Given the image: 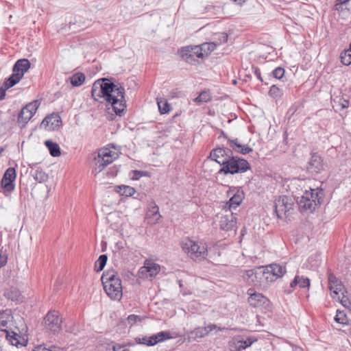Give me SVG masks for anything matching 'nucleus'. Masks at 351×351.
Wrapping results in <instances>:
<instances>
[{
    "label": "nucleus",
    "instance_id": "1",
    "mask_svg": "<svg viewBox=\"0 0 351 351\" xmlns=\"http://www.w3.org/2000/svg\"><path fill=\"white\" fill-rule=\"evenodd\" d=\"M124 89L106 78L95 81L92 86L91 96L99 102L110 104L117 114H120L125 108Z\"/></svg>",
    "mask_w": 351,
    "mask_h": 351
},
{
    "label": "nucleus",
    "instance_id": "2",
    "mask_svg": "<svg viewBox=\"0 0 351 351\" xmlns=\"http://www.w3.org/2000/svg\"><path fill=\"white\" fill-rule=\"evenodd\" d=\"M180 245L184 254L193 261L199 263L207 259L208 244L204 240L186 237L180 241Z\"/></svg>",
    "mask_w": 351,
    "mask_h": 351
},
{
    "label": "nucleus",
    "instance_id": "3",
    "mask_svg": "<svg viewBox=\"0 0 351 351\" xmlns=\"http://www.w3.org/2000/svg\"><path fill=\"white\" fill-rule=\"evenodd\" d=\"M119 155V149L112 144L99 149L93 158V172L95 174L100 173L108 165L115 161Z\"/></svg>",
    "mask_w": 351,
    "mask_h": 351
},
{
    "label": "nucleus",
    "instance_id": "4",
    "mask_svg": "<svg viewBox=\"0 0 351 351\" xmlns=\"http://www.w3.org/2000/svg\"><path fill=\"white\" fill-rule=\"evenodd\" d=\"M104 289L107 295L114 301H120L123 297L122 282L114 270L105 271L101 276Z\"/></svg>",
    "mask_w": 351,
    "mask_h": 351
},
{
    "label": "nucleus",
    "instance_id": "5",
    "mask_svg": "<svg viewBox=\"0 0 351 351\" xmlns=\"http://www.w3.org/2000/svg\"><path fill=\"white\" fill-rule=\"evenodd\" d=\"M217 48L215 43H206L201 45L183 47L178 51V55L184 61L193 63V58H204Z\"/></svg>",
    "mask_w": 351,
    "mask_h": 351
},
{
    "label": "nucleus",
    "instance_id": "6",
    "mask_svg": "<svg viewBox=\"0 0 351 351\" xmlns=\"http://www.w3.org/2000/svg\"><path fill=\"white\" fill-rule=\"evenodd\" d=\"M324 192L318 188L306 190L299 202L301 212L312 213L319 208L323 202Z\"/></svg>",
    "mask_w": 351,
    "mask_h": 351
},
{
    "label": "nucleus",
    "instance_id": "7",
    "mask_svg": "<svg viewBox=\"0 0 351 351\" xmlns=\"http://www.w3.org/2000/svg\"><path fill=\"white\" fill-rule=\"evenodd\" d=\"M328 280L331 297L343 306L350 308L351 302L346 295V291L341 282L332 273L328 274Z\"/></svg>",
    "mask_w": 351,
    "mask_h": 351
},
{
    "label": "nucleus",
    "instance_id": "8",
    "mask_svg": "<svg viewBox=\"0 0 351 351\" xmlns=\"http://www.w3.org/2000/svg\"><path fill=\"white\" fill-rule=\"evenodd\" d=\"M250 169V165L247 160L233 156L230 157L225 165L220 169L223 174H235L245 172Z\"/></svg>",
    "mask_w": 351,
    "mask_h": 351
},
{
    "label": "nucleus",
    "instance_id": "9",
    "mask_svg": "<svg viewBox=\"0 0 351 351\" xmlns=\"http://www.w3.org/2000/svg\"><path fill=\"white\" fill-rule=\"evenodd\" d=\"M274 208L278 218L281 219H286L293 213L294 202L288 196H279L274 201Z\"/></svg>",
    "mask_w": 351,
    "mask_h": 351
},
{
    "label": "nucleus",
    "instance_id": "10",
    "mask_svg": "<svg viewBox=\"0 0 351 351\" xmlns=\"http://www.w3.org/2000/svg\"><path fill=\"white\" fill-rule=\"evenodd\" d=\"M43 324L47 330L54 333L60 332L62 328L60 313L55 310L49 311L44 317Z\"/></svg>",
    "mask_w": 351,
    "mask_h": 351
},
{
    "label": "nucleus",
    "instance_id": "11",
    "mask_svg": "<svg viewBox=\"0 0 351 351\" xmlns=\"http://www.w3.org/2000/svg\"><path fill=\"white\" fill-rule=\"evenodd\" d=\"M21 70H22V59L17 60L13 68L14 73L0 87V100L5 98L6 90L12 87L20 81L21 75L19 71Z\"/></svg>",
    "mask_w": 351,
    "mask_h": 351
},
{
    "label": "nucleus",
    "instance_id": "12",
    "mask_svg": "<svg viewBox=\"0 0 351 351\" xmlns=\"http://www.w3.org/2000/svg\"><path fill=\"white\" fill-rule=\"evenodd\" d=\"M161 267L154 261L147 259L144 261L143 266L141 267L138 275L142 279H152L160 271Z\"/></svg>",
    "mask_w": 351,
    "mask_h": 351
},
{
    "label": "nucleus",
    "instance_id": "13",
    "mask_svg": "<svg viewBox=\"0 0 351 351\" xmlns=\"http://www.w3.org/2000/svg\"><path fill=\"white\" fill-rule=\"evenodd\" d=\"M245 278L249 283L255 286L261 287L267 284L265 276V269L263 266L246 271Z\"/></svg>",
    "mask_w": 351,
    "mask_h": 351
},
{
    "label": "nucleus",
    "instance_id": "14",
    "mask_svg": "<svg viewBox=\"0 0 351 351\" xmlns=\"http://www.w3.org/2000/svg\"><path fill=\"white\" fill-rule=\"evenodd\" d=\"M172 338L170 332L161 331L152 336H145L140 338L139 343L147 346H153Z\"/></svg>",
    "mask_w": 351,
    "mask_h": 351
},
{
    "label": "nucleus",
    "instance_id": "15",
    "mask_svg": "<svg viewBox=\"0 0 351 351\" xmlns=\"http://www.w3.org/2000/svg\"><path fill=\"white\" fill-rule=\"evenodd\" d=\"M263 267L267 284L275 281L277 278L283 276L286 271L285 269L278 264H271Z\"/></svg>",
    "mask_w": 351,
    "mask_h": 351
},
{
    "label": "nucleus",
    "instance_id": "16",
    "mask_svg": "<svg viewBox=\"0 0 351 351\" xmlns=\"http://www.w3.org/2000/svg\"><path fill=\"white\" fill-rule=\"evenodd\" d=\"M228 195L230 197V200L226 204L229 210L239 206L244 198L243 191L236 187H230L228 191Z\"/></svg>",
    "mask_w": 351,
    "mask_h": 351
},
{
    "label": "nucleus",
    "instance_id": "17",
    "mask_svg": "<svg viewBox=\"0 0 351 351\" xmlns=\"http://www.w3.org/2000/svg\"><path fill=\"white\" fill-rule=\"evenodd\" d=\"M325 167L322 157L317 153H313L308 162V171L311 173H319L324 171Z\"/></svg>",
    "mask_w": 351,
    "mask_h": 351
},
{
    "label": "nucleus",
    "instance_id": "18",
    "mask_svg": "<svg viewBox=\"0 0 351 351\" xmlns=\"http://www.w3.org/2000/svg\"><path fill=\"white\" fill-rule=\"evenodd\" d=\"M16 178L15 169L12 167L8 168L5 172L1 180V187L4 193L11 192L14 189V182Z\"/></svg>",
    "mask_w": 351,
    "mask_h": 351
},
{
    "label": "nucleus",
    "instance_id": "19",
    "mask_svg": "<svg viewBox=\"0 0 351 351\" xmlns=\"http://www.w3.org/2000/svg\"><path fill=\"white\" fill-rule=\"evenodd\" d=\"M61 124L60 117L56 113L47 116L41 122L40 128L48 131H53L58 129Z\"/></svg>",
    "mask_w": 351,
    "mask_h": 351
},
{
    "label": "nucleus",
    "instance_id": "20",
    "mask_svg": "<svg viewBox=\"0 0 351 351\" xmlns=\"http://www.w3.org/2000/svg\"><path fill=\"white\" fill-rule=\"evenodd\" d=\"M237 225V217L234 214L230 212L222 215L219 219V226L223 231H230L233 230Z\"/></svg>",
    "mask_w": 351,
    "mask_h": 351
},
{
    "label": "nucleus",
    "instance_id": "21",
    "mask_svg": "<svg viewBox=\"0 0 351 351\" xmlns=\"http://www.w3.org/2000/svg\"><path fill=\"white\" fill-rule=\"evenodd\" d=\"M247 294L248 302L254 307H261L269 302L267 298L262 293L255 292L252 289H248Z\"/></svg>",
    "mask_w": 351,
    "mask_h": 351
},
{
    "label": "nucleus",
    "instance_id": "22",
    "mask_svg": "<svg viewBox=\"0 0 351 351\" xmlns=\"http://www.w3.org/2000/svg\"><path fill=\"white\" fill-rule=\"evenodd\" d=\"M40 105L38 99L34 100L23 106V123H27L36 113Z\"/></svg>",
    "mask_w": 351,
    "mask_h": 351
},
{
    "label": "nucleus",
    "instance_id": "23",
    "mask_svg": "<svg viewBox=\"0 0 351 351\" xmlns=\"http://www.w3.org/2000/svg\"><path fill=\"white\" fill-rule=\"evenodd\" d=\"M210 158L223 167L230 158L227 151L223 148H216L210 154Z\"/></svg>",
    "mask_w": 351,
    "mask_h": 351
},
{
    "label": "nucleus",
    "instance_id": "24",
    "mask_svg": "<svg viewBox=\"0 0 351 351\" xmlns=\"http://www.w3.org/2000/svg\"><path fill=\"white\" fill-rule=\"evenodd\" d=\"M221 330L219 327H218L215 324H209L206 326L198 327L195 328L191 334L193 335L194 338H203L208 335L209 333L215 331V332Z\"/></svg>",
    "mask_w": 351,
    "mask_h": 351
},
{
    "label": "nucleus",
    "instance_id": "25",
    "mask_svg": "<svg viewBox=\"0 0 351 351\" xmlns=\"http://www.w3.org/2000/svg\"><path fill=\"white\" fill-rule=\"evenodd\" d=\"M146 220L148 223L154 225L157 223L161 218V215L159 213V208L154 204L150 206L146 213Z\"/></svg>",
    "mask_w": 351,
    "mask_h": 351
},
{
    "label": "nucleus",
    "instance_id": "26",
    "mask_svg": "<svg viewBox=\"0 0 351 351\" xmlns=\"http://www.w3.org/2000/svg\"><path fill=\"white\" fill-rule=\"evenodd\" d=\"M256 339L248 338L246 340H233L230 346L231 351H241L250 347Z\"/></svg>",
    "mask_w": 351,
    "mask_h": 351
},
{
    "label": "nucleus",
    "instance_id": "27",
    "mask_svg": "<svg viewBox=\"0 0 351 351\" xmlns=\"http://www.w3.org/2000/svg\"><path fill=\"white\" fill-rule=\"evenodd\" d=\"M228 143L230 147L234 150L235 152L242 154H246L252 152V149L248 146L243 145L239 143L238 139H228Z\"/></svg>",
    "mask_w": 351,
    "mask_h": 351
},
{
    "label": "nucleus",
    "instance_id": "28",
    "mask_svg": "<svg viewBox=\"0 0 351 351\" xmlns=\"http://www.w3.org/2000/svg\"><path fill=\"white\" fill-rule=\"evenodd\" d=\"M12 317L8 311L0 313V330L8 332L7 328L10 326Z\"/></svg>",
    "mask_w": 351,
    "mask_h": 351
},
{
    "label": "nucleus",
    "instance_id": "29",
    "mask_svg": "<svg viewBox=\"0 0 351 351\" xmlns=\"http://www.w3.org/2000/svg\"><path fill=\"white\" fill-rule=\"evenodd\" d=\"M45 145L53 157H58L61 155L60 147L57 143L51 140H46L45 141Z\"/></svg>",
    "mask_w": 351,
    "mask_h": 351
},
{
    "label": "nucleus",
    "instance_id": "30",
    "mask_svg": "<svg viewBox=\"0 0 351 351\" xmlns=\"http://www.w3.org/2000/svg\"><path fill=\"white\" fill-rule=\"evenodd\" d=\"M114 191L121 195L132 197L136 193V189L128 185H118L114 187Z\"/></svg>",
    "mask_w": 351,
    "mask_h": 351
},
{
    "label": "nucleus",
    "instance_id": "31",
    "mask_svg": "<svg viewBox=\"0 0 351 351\" xmlns=\"http://www.w3.org/2000/svg\"><path fill=\"white\" fill-rule=\"evenodd\" d=\"M4 295L9 300H18L21 296L20 289L14 286H10L4 293Z\"/></svg>",
    "mask_w": 351,
    "mask_h": 351
},
{
    "label": "nucleus",
    "instance_id": "32",
    "mask_svg": "<svg viewBox=\"0 0 351 351\" xmlns=\"http://www.w3.org/2000/svg\"><path fill=\"white\" fill-rule=\"evenodd\" d=\"M85 80V75L82 72H77L71 77V83L73 86H80L84 84Z\"/></svg>",
    "mask_w": 351,
    "mask_h": 351
},
{
    "label": "nucleus",
    "instance_id": "33",
    "mask_svg": "<svg viewBox=\"0 0 351 351\" xmlns=\"http://www.w3.org/2000/svg\"><path fill=\"white\" fill-rule=\"evenodd\" d=\"M296 285H298L302 288L308 287L310 286V280L308 278L296 276L293 281L291 282V286L293 287Z\"/></svg>",
    "mask_w": 351,
    "mask_h": 351
},
{
    "label": "nucleus",
    "instance_id": "34",
    "mask_svg": "<svg viewBox=\"0 0 351 351\" xmlns=\"http://www.w3.org/2000/svg\"><path fill=\"white\" fill-rule=\"evenodd\" d=\"M157 104L161 114H167L170 112L171 106L167 99L163 98L157 99Z\"/></svg>",
    "mask_w": 351,
    "mask_h": 351
},
{
    "label": "nucleus",
    "instance_id": "35",
    "mask_svg": "<svg viewBox=\"0 0 351 351\" xmlns=\"http://www.w3.org/2000/svg\"><path fill=\"white\" fill-rule=\"evenodd\" d=\"M108 260V257L106 254H102L99 256V258L96 261L95 263V270L97 271H101L103 270L105 267L106 262Z\"/></svg>",
    "mask_w": 351,
    "mask_h": 351
},
{
    "label": "nucleus",
    "instance_id": "36",
    "mask_svg": "<svg viewBox=\"0 0 351 351\" xmlns=\"http://www.w3.org/2000/svg\"><path fill=\"white\" fill-rule=\"evenodd\" d=\"M341 62L344 65H350L351 64V44L349 49L344 51L340 55Z\"/></svg>",
    "mask_w": 351,
    "mask_h": 351
},
{
    "label": "nucleus",
    "instance_id": "37",
    "mask_svg": "<svg viewBox=\"0 0 351 351\" xmlns=\"http://www.w3.org/2000/svg\"><path fill=\"white\" fill-rule=\"evenodd\" d=\"M335 320L341 324L346 325L348 323V319L343 311H337Z\"/></svg>",
    "mask_w": 351,
    "mask_h": 351
},
{
    "label": "nucleus",
    "instance_id": "38",
    "mask_svg": "<svg viewBox=\"0 0 351 351\" xmlns=\"http://www.w3.org/2000/svg\"><path fill=\"white\" fill-rule=\"evenodd\" d=\"M33 177L35 180L39 182H43L47 180L48 176L42 170H35L33 173Z\"/></svg>",
    "mask_w": 351,
    "mask_h": 351
},
{
    "label": "nucleus",
    "instance_id": "39",
    "mask_svg": "<svg viewBox=\"0 0 351 351\" xmlns=\"http://www.w3.org/2000/svg\"><path fill=\"white\" fill-rule=\"evenodd\" d=\"M211 100V95L209 91H202L198 97L195 99L196 103L208 102Z\"/></svg>",
    "mask_w": 351,
    "mask_h": 351
},
{
    "label": "nucleus",
    "instance_id": "40",
    "mask_svg": "<svg viewBox=\"0 0 351 351\" xmlns=\"http://www.w3.org/2000/svg\"><path fill=\"white\" fill-rule=\"evenodd\" d=\"M12 333V335H10L7 332L6 338L12 346H18V345L20 343L21 336L15 332Z\"/></svg>",
    "mask_w": 351,
    "mask_h": 351
},
{
    "label": "nucleus",
    "instance_id": "41",
    "mask_svg": "<svg viewBox=\"0 0 351 351\" xmlns=\"http://www.w3.org/2000/svg\"><path fill=\"white\" fill-rule=\"evenodd\" d=\"M216 39H217V41L214 42L215 44H217V47L219 45L226 43L228 41V36L226 33L224 32H220L215 34Z\"/></svg>",
    "mask_w": 351,
    "mask_h": 351
},
{
    "label": "nucleus",
    "instance_id": "42",
    "mask_svg": "<svg viewBox=\"0 0 351 351\" xmlns=\"http://www.w3.org/2000/svg\"><path fill=\"white\" fill-rule=\"evenodd\" d=\"M130 176L132 180H137L140 179L141 177L146 176L147 172L134 170V171H132L130 172Z\"/></svg>",
    "mask_w": 351,
    "mask_h": 351
},
{
    "label": "nucleus",
    "instance_id": "43",
    "mask_svg": "<svg viewBox=\"0 0 351 351\" xmlns=\"http://www.w3.org/2000/svg\"><path fill=\"white\" fill-rule=\"evenodd\" d=\"M285 71L282 67L278 66L273 71V75L275 78L280 80L285 75Z\"/></svg>",
    "mask_w": 351,
    "mask_h": 351
},
{
    "label": "nucleus",
    "instance_id": "44",
    "mask_svg": "<svg viewBox=\"0 0 351 351\" xmlns=\"http://www.w3.org/2000/svg\"><path fill=\"white\" fill-rule=\"evenodd\" d=\"M127 320L131 326H133L136 322H141L142 318L138 315L132 314L128 317Z\"/></svg>",
    "mask_w": 351,
    "mask_h": 351
},
{
    "label": "nucleus",
    "instance_id": "45",
    "mask_svg": "<svg viewBox=\"0 0 351 351\" xmlns=\"http://www.w3.org/2000/svg\"><path fill=\"white\" fill-rule=\"evenodd\" d=\"M8 261V255L5 251L0 250V268L5 265Z\"/></svg>",
    "mask_w": 351,
    "mask_h": 351
},
{
    "label": "nucleus",
    "instance_id": "46",
    "mask_svg": "<svg viewBox=\"0 0 351 351\" xmlns=\"http://www.w3.org/2000/svg\"><path fill=\"white\" fill-rule=\"evenodd\" d=\"M31 64L27 59L23 58V73L29 70Z\"/></svg>",
    "mask_w": 351,
    "mask_h": 351
},
{
    "label": "nucleus",
    "instance_id": "47",
    "mask_svg": "<svg viewBox=\"0 0 351 351\" xmlns=\"http://www.w3.org/2000/svg\"><path fill=\"white\" fill-rule=\"evenodd\" d=\"M114 351H129L125 346H117L114 347Z\"/></svg>",
    "mask_w": 351,
    "mask_h": 351
},
{
    "label": "nucleus",
    "instance_id": "48",
    "mask_svg": "<svg viewBox=\"0 0 351 351\" xmlns=\"http://www.w3.org/2000/svg\"><path fill=\"white\" fill-rule=\"evenodd\" d=\"M349 0H337V5H342L347 3Z\"/></svg>",
    "mask_w": 351,
    "mask_h": 351
},
{
    "label": "nucleus",
    "instance_id": "49",
    "mask_svg": "<svg viewBox=\"0 0 351 351\" xmlns=\"http://www.w3.org/2000/svg\"><path fill=\"white\" fill-rule=\"evenodd\" d=\"M247 0H233V1L239 5H242Z\"/></svg>",
    "mask_w": 351,
    "mask_h": 351
},
{
    "label": "nucleus",
    "instance_id": "50",
    "mask_svg": "<svg viewBox=\"0 0 351 351\" xmlns=\"http://www.w3.org/2000/svg\"><path fill=\"white\" fill-rule=\"evenodd\" d=\"M22 117V111L19 113V119Z\"/></svg>",
    "mask_w": 351,
    "mask_h": 351
},
{
    "label": "nucleus",
    "instance_id": "51",
    "mask_svg": "<svg viewBox=\"0 0 351 351\" xmlns=\"http://www.w3.org/2000/svg\"><path fill=\"white\" fill-rule=\"evenodd\" d=\"M2 150H3V149H0V154L1 153Z\"/></svg>",
    "mask_w": 351,
    "mask_h": 351
}]
</instances>
